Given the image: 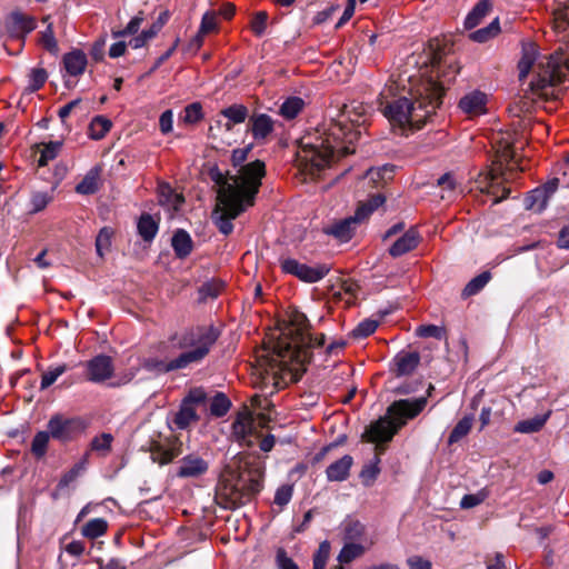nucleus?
<instances>
[{"mask_svg":"<svg viewBox=\"0 0 569 569\" xmlns=\"http://www.w3.org/2000/svg\"><path fill=\"white\" fill-rule=\"evenodd\" d=\"M330 555V543L322 541L313 555L312 569H325Z\"/></svg>","mask_w":569,"mask_h":569,"instance_id":"864d4df0","label":"nucleus"},{"mask_svg":"<svg viewBox=\"0 0 569 569\" xmlns=\"http://www.w3.org/2000/svg\"><path fill=\"white\" fill-rule=\"evenodd\" d=\"M569 79V58L561 52H555L547 58L546 63H539L536 80L530 82L532 99L557 100L560 91L556 86Z\"/></svg>","mask_w":569,"mask_h":569,"instance_id":"6e6552de","label":"nucleus"},{"mask_svg":"<svg viewBox=\"0 0 569 569\" xmlns=\"http://www.w3.org/2000/svg\"><path fill=\"white\" fill-rule=\"evenodd\" d=\"M158 199L161 206L172 211H178L184 201L183 197L176 193L169 184H161L159 187Z\"/></svg>","mask_w":569,"mask_h":569,"instance_id":"bb28decb","label":"nucleus"},{"mask_svg":"<svg viewBox=\"0 0 569 569\" xmlns=\"http://www.w3.org/2000/svg\"><path fill=\"white\" fill-rule=\"evenodd\" d=\"M40 42H41L42 47L46 50H48L49 52H51V53L58 52V49H59L58 42L56 40L51 23H48L46 30L41 32Z\"/></svg>","mask_w":569,"mask_h":569,"instance_id":"4d7b16f0","label":"nucleus"},{"mask_svg":"<svg viewBox=\"0 0 569 569\" xmlns=\"http://www.w3.org/2000/svg\"><path fill=\"white\" fill-rule=\"evenodd\" d=\"M112 231L109 228H102L96 239L97 253L103 257L104 251H108L111 246Z\"/></svg>","mask_w":569,"mask_h":569,"instance_id":"5fc2aeb1","label":"nucleus"},{"mask_svg":"<svg viewBox=\"0 0 569 569\" xmlns=\"http://www.w3.org/2000/svg\"><path fill=\"white\" fill-rule=\"evenodd\" d=\"M208 469L209 465L203 458L191 453L180 460L177 476L179 478H198L204 475Z\"/></svg>","mask_w":569,"mask_h":569,"instance_id":"2eb2a0df","label":"nucleus"},{"mask_svg":"<svg viewBox=\"0 0 569 569\" xmlns=\"http://www.w3.org/2000/svg\"><path fill=\"white\" fill-rule=\"evenodd\" d=\"M249 130L256 141L264 142L274 130V121L266 113H253L249 118Z\"/></svg>","mask_w":569,"mask_h":569,"instance_id":"dca6fc26","label":"nucleus"},{"mask_svg":"<svg viewBox=\"0 0 569 569\" xmlns=\"http://www.w3.org/2000/svg\"><path fill=\"white\" fill-rule=\"evenodd\" d=\"M353 459L349 455H345L342 458L330 463L326 469L327 479L329 481H343L349 477V472Z\"/></svg>","mask_w":569,"mask_h":569,"instance_id":"5701e85b","label":"nucleus"},{"mask_svg":"<svg viewBox=\"0 0 569 569\" xmlns=\"http://www.w3.org/2000/svg\"><path fill=\"white\" fill-rule=\"evenodd\" d=\"M490 8L489 0H480L466 17L465 28L469 30L476 28L489 13Z\"/></svg>","mask_w":569,"mask_h":569,"instance_id":"cd10ccee","label":"nucleus"},{"mask_svg":"<svg viewBox=\"0 0 569 569\" xmlns=\"http://www.w3.org/2000/svg\"><path fill=\"white\" fill-rule=\"evenodd\" d=\"M203 118L202 107L199 102L188 104L183 110L182 121L187 124H194Z\"/></svg>","mask_w":569,"mask_h":569,"instance_id":"3c124183","label":"nucleus"},{"mask_svg":"<svg viewBox=\"0 0 569 569\" xmlns=\"http://www.w3.org/2000/svg\"><path fill=\"white\" fill-rule=\"evenodd\" d=\"M61 147H62L61 141H50L49 143H46L43 146V148L41 149V153L38 159V166L44 167L48 164L49 161L57 158Z\"/></svg>","mask_w":569,"mask_h":569,"instance_id":"37998d69","label":"nucleus"},{"mask_svg":"<svg viewBox=\"0 0 569 569\" xmlns=\"http://www.w3.org/2000/svg\"><path fill=\"white\" fill-rule=\"evenodd\" d=\"M67 371V366H58L42 375L40 389L44 390L56 382V380Z\"/></svg>","mask_w":569,"mask_h":569,"instance_id":"13d9d810","label":"nucleus"},{"mask_svg":"<svg viewBox=\"0 0 569 569\" xmlns=\"http://www.w3.org/2000/svg\"><path fill=\"white\" fill-rule=\"evenodd\" d=\"M222 290V286L218 282H206L199 289L201 300L214 299Z\"/></svg>","mask_w":569,"mask_h":569,"instance_id":"0e129e2a","label":"nucleus"},{"mask_svg":"<svg viewBox=\"0 0 569 569\" xmlns=\"http://www.w3.org/2000/svg\"><path fill=\"white\" fill-rule=\"evenodd\" d=\"M48 73L43 68H34L29 73L28 90L31 92L38 91L47 81Z\"/></svg>","mask_w":569,"mask_h":569,"instance_id":"603ef678","label":"nucleus"},{"mask_svg":"<svg viewBox=\"0 0 569 569\" xmlns=\"http://www.w3.org/2000/svg\"><path fill=\"white\" fill-rule=\"evenodd\" d=\"M548 415L543 417H535L527 420H521L515 426V431L519 433H533L538 432L546 423Z\"/></svg>","mask_w":569,"mask_h":569,"instance_id":"4c0bfd02","label":"nucleus"},{"mask_svg":"<svg viewBox=\"0 0 569 569\" xmlns=\"http://www.w3.org/2000/svg\"><path fill=\"white\" fill-rule=\"evenodd\" d=\"M416 335L421 338L442 340L446 337V329L436 325H421L416 329Z\"/></svg>","mask_w":569,"mask_h":569,"instance_id":"09e8293b","label":"nucleus"},{"mask_svg":"<svg viewBox=\"0 0 569 569\" xmlns=\"http://www.w3.org/2000/svg\"><path fill=\"white\" fill-rule=\"evenodd\" d=\"M264 176V162L254 160L239 169L220 187L218 198L221 207L219 216L214 217V223L221 233H231L232 220L254 204Z\"/></svg>","mask_w":569,"mask_h":569,"instance_id":"f03ea898","label":"nucleus"},{"mask_svg":"<svg viewBox=\"0 0 569 569\" xmlns=\"http://www.w3.org/2000/svg\"><path fill=\"white\" fill-rule=\"evenodd\" d=\"M491 274L489 271H485L477 277L472 278L462 290L463 297H471L477 295L485 286L489 282Z\"/></svg>","mask_w":569,"mask_h":569,"instance_id":"58836bf2","label":"nucleus"},{"mask_svg":"<svg viewBox=\"0 0 569 569\" xmlns=\"http://www.w3.org/2000/svg\"><path fill=\"white\" fill-rule=\"evenodd\" d=\"M34 28V20L19 12L11 13L7 22L8 31L16 37H22L31 32Z\"/></svg>","mask_w":569,"mask_h":569,"instance_id":"412c9836","label":"nucleus"},{"mask_svg":"<svg viewBox=\"0 0 569 569\" xmlns=\"http://www.w3.org/2000/svg\"><path fill=\"white\" fill-rule=\"evenodd\" d=\"M142 21H143L142 17H140V16L133 17L123 30L113 32V37L118 38V37H126L129 34L137 33Z\"/></svg>","mask_w":569,"mask_h":569,"instance_id":"338daca9","label":"nucleus"},{"mask_svg":"<svg viewBox=\"0 0 569 569\" xmlns=\"http://www.w3.org/2000/svg\"><path fill=\"white\" fill-rule=\"evenodd\" d=\"M378 328V321L366 319L361 321L353 330L352 336L355 338H366L373 333L376 329Z\"/></svg>","mask_w":569,"mask_h":569,"instance_id":"052dcab7","label":"nucleus"},{"mask_svg":"<svg viewBox=\"0 0 569 569\" xmlns=\"http://www.w3.org/2000/svg\"><path fill=\"white\" fill-rule=\"evenodd\" d=\"M379 458L375 457V461L372 463L367 465L363 467V469L360 472V478L362 479V482L366 486H370L376 478L378 477L380 469H379Z\"/></svg>","mask_w":569,"mask_h":569,"instance_id":"6e6d98bb","label":"nucleus"},{"mask_svg":"<svg viewBox=\"0 0 569 569\" xmlns=\"http://www.w3.org/2000/svg\"><path fill=\"white\" fill-rule=\"evenodd\" d=\"M538 54V49L535 43L526 42L522 44L521 58L518 62L520 80H523L529 74L537 61Z\"/></svg>","mask_w":569,"mask_h":569,"instance_id":"b1692460","label":"nucleus"},{"mask_svg":"<svg viewBox=\"0 0 569 569\" xmlns=\"http://www.w3.org/2000/svg\"><path fill=\"white\" fill-rule=\"evenodd\" d=\"M88 379L93 382H102L113 373L112 359L109 356L100 355L87 363Z\"/></svg>","mask_w":569,"mask_h":569,"instance_id":"4468645a","label":"nucleus"},{"mask_svg":"<svg viewBox=\"0 0 569 569\" xmlns=\"http://www.w3.org/2000/svg\"><path fill=\"white\" fill-rule=\"evenodd\" d=\"M419 232L415 228H410L389 248V253L392 257H400L413 250L419 244Z\"/></svg>","mask_w":569,"mask_h":569,"instance_id":"6ab92c4d","label":"nucleus"},{"mask_svg":"<svg viewBox=\"0 0 569 569\" xmlns=\"http://www.w3.org/2000/svg\"><path fill=\"white\" fill-rule=\"evenodd\" d=\"M305 101L299 97L288 98L280 107V114L291 120L296 118L299 112L303 109Z\"/></svg>","mask_w":569,"mask_h":569,"instance_id":"c9c22d12","label":"nucleus"},{"mask_svg":"<svg viewBox=\"0 0 569 569\" xmlns=\"http://www.w3.org/2000/svg\"><path fill=\"white\" fill-rule=\"evenodd\" d=\"M62 63L69 76L78 77L86 71L88 59L83 51L74 49L63 56Z\"/></svg>","mask_w":569,"mask_h":569,"instance_id":"aec40b11","label":"nucleus"},{"mask_svg":"<svg viewBox=\"0 0 569 569\" xmlns=\"http://www.w3.org/2000/svg\"><path fill=\"white\" fill-rule=\"evenodd\" d=\"M274 560L278 569H299V566L283 548L277 550Z\"/></svg>","mask_w":569,"mask_h":569,"instance_id":"680f3d73","label":"nucleus"},{"mask_svg":"<svg viewBox=\"0 0 569 569\" xmlns=\"http://www.w3.org/2000/svg\"><path fill=\"white\" fill-rule=\"evenodd\" d=\"M488 94L480 90L466 93L459 101V108L469 118L486 114L488 109Z\"/></svg>","mask_w":569,"mask_h":569,"instance_id":"ddd939ff","label":"nucleus"},{"mask_svg":"<svg viewBox=\"0 0 569 569\" xmlns=\"http://www.w3.org/2000/svg\"><path fill=\"white\" fill-rule=\"evenodd\" d=\"M263 470L243 453L234 455L226 465L217 495L224 508H237L249 501L262 487Z\"/></svg>","mask_w":569,"mask_h":569,"instance_id":"39448f33","label":"nucleus"},{"mask_svg":"<svg viewBox=\"0 0 569 569\" xmlns=\"http://www.w3.org/2000/svg\"><path fill=\"white\" fill-rule=\"evenodd\" d=\"M292 497V488L290 486H281L277 489L274 495V503L278 506H286Z\"/></svg>","mask_w":569,"mask_h":569,"instance_id":"774afa93","label":"nucleus"},{"mask_svg":"<svg viewBox=\"0 0 569 569\" xmlns=\"http://www.w3.org/2000/svg\"><path fill=\"white\" fill-rule=\"evenodd\" d=\"M99 173L97 169L90 170L77 184L76 191L80 194H91L98 190Z\"/></svg>","mask_w":569,"mask_h":569,"instance_id":"f704fd0d","label":"nucleus"},{"mask_svg":"<svg viewBox=\"0 0 569 569\" xmlns=\"http://www.w3.org/2000/svg\"><path fill=\"white\" fill-rule=\"evenodd\" d=\"M473 423V416H465L461 420L458 421V423L455 426L452 431L450 432V436L448 438V443L452 445L458 441H460L463 437H466L472 427Z\"/></svg>","mask_w":569,"mask_h":569,"instance_id":"2f4dec72","label":"nucleus"},{"mask_svg":"<svg viewBox=\"0 0 569 569\" xmlns=\"http://www.w3.org/2000/svg\"><path fill=\"white\" fill-rule=\"evenodd\" d=\"M217 28V18L213 13L207 12L201 20L200 29L198 34L194 38L197 48L201 47L202 38L204 34L216 30Z\"/></svg>","mask_w":569,"mask_h":569,"instance_id":"c03bdc74","label":"nucleus"},{"mask_svg":"<svg viewBox=\"0 0 569 569\" xmlns=\"http://www.w3.org/2000/svg\"><path fill=\"white\" fill-rule=\"evenodd\" d=\"M505 169H519L521 171L525 170L516 159L515 148L509 141L499 142L495 167L488 172L480 173L476 180V187L481 193H487L493 197L492 203H498L507 197L508 190L506 189H503L505 193L501 197L498 196L499 183L496 182L500 176H503Z\"/></svg>","mask_w":569,"mask_h":569,"instance_id":"1a4fd4ad","label":"nucleus"},{"mask_svg":"<svg viewBox=\"0 0 569 569\" xmlns=\"http://www.w3.org/2000/svg\"><path fill=\"white\" fill-rule=\"evenodd\" d=\"M365 552V548L355 542H347L339 552V563H349Z\"/></svg>","mask_w":569,"mask_h":569,"instance_id":"a19ab883","label":"nucleus"},{"mask_svg":"<svg viewBox=\"0 0 569 569\" xmlns=\"http://www.w3.org/2000/svg\"><path fill=\"white\" fill-rule=\"evenodd\" d=\"M500 32L499 19H493L487 27L476 30L470 34V39L475 42L483 43Z\"/></svg>","mask_w":569,"mask_h":569,"instance_id":"7c9ffc66","label":"nucleus"},{"mask_svg":"<svg viewBox=\"0 0 569 569\" xmlns=\"http://www.w3.org/2000/svg\"><path fill=\"white\" fill-rule=\"evenodd\" d=\"M47 427L53 439L67 442L84 429V423L79 418L66 419L60 415H56L50 418Z\"/></svg>","mask_w":569,"mask_h":569,"instance_id":"f8f14e48","label":"nucleus"},{"mask_svg":"<svg viewBox=\"0 0 569 569\" xmlns=\"http://www.w3.org/2000/svg\"><path fill=\"white\" fill-rule=\"evenodd\" d=\"M323 343L325 336L312 338L307 317L296 311L273 343L272 352L276 358L272 360L279 362L281 371L298 373L305 371V365L311 357L310 349L321 347Z\"/></svg>","mask_w":569,"mask_h":569,"instance_id":"20e7f679","label":"nucleus"},{"mask_svg":"<svg viewBox=\"0 0 569 569\" xmlns=\"http://www.w3.org/2000/svg\"><path fill=\"white\" fill-rule=\"evenodd\" d=\"M395 166L383 164L377 168H370L366 172V178L375 186L385 184L393 178Z\"/></svg>","mask_w":569,"mask_h":569,"instance_id":"c85d7f7f","label":"nucleus"},{"mask_svg":"<svg viewBox=\"0 0 569 569\" xmlns=\"http://www.w3.org/2000/svg\"><path fill=\"white\" fill-rule=\"evenodd\" d=\"M51 201V197L47 193V192H34L32 196H31V206H32V210L34 212H38V211H41L42 209H44L48 203Z\"/></svg>","mask_w":569,"mask_h":569,"instance_id":"69168bd1","label":"nucleus"},{"mask_svg":"<svg viewBox=\"0 0 569 569\" xmlns=\"http://www.w3.org/2000/svg\"><path fill=\"white\" fill-rule=\"evenodd\" d=\"M420 362V356L418 352H399L395 359V371L397 376L411 375Z\"/></svg>","mask_w":569,"mask_h":569,"instance_id":"4be33fe9","label":"nucleus"},{"mask_svg":"<svg viewBox=\"0 0 569 569\" xmlns=\"http://www.w3.org/2000/svg\"><path fill=\"white\" fill-rule=\"evenodd\" d=\"M368 120L367 107L360 102L346 104L339 118L303 137L296 152L301 174L315 178L330 167L333 160L355 152L353 143L360 137L359 127Z\"/></svg>","mask_w":569,"mask_h":569,"instance_id":"f257e3e1","label":"nucleus"},{"mask_svg":"<svg viewBox=\"0 0 569 569\" xmlns=\"http://www.w3.org/2000/svg\"><path fill=\"white\" fill-rule=\"evenodd\" d=\"M253 430V422L249 417H242L237 419L232 425V431L234 437L246 443L247 446H251L252 442L248 439Z\"/></svg>","mask_w":569,"mask_h":569,"instance_id":"c756f323","label":"nucleus"},{"mask_svg":"<svg viewBox=\"0 0 569 569\" xmlns=\"http://www.w3.org/2000/svg\"><path fill=\"white\" fill-rule=\"evenodd\" d=\"M138 231L144 241H151L158 232V224L150 214H142L138 222Z\"/></svg>","mask_w":569,"mask_h":569,"instance_id":"72a5a7b5","label":"nucleus"},{"mask_svg":"<svg viewBox=\"0 0 569 569\" xmlns=\"http://www.w3.org/2000/svg\"><path fill=\"white\" fill-rule=\"evenodd\" d=\"M281 270L307 283H315L322 280L330 271L326 263L307 264L293 258H280Z\"/></svg>","mask_w":569,"mask_h":569,"instance_id":"9b49d317","label":"nucleus"},{"mask_svg":"<svg viewBox=\"0 0 569 569\" xmlns=\"http://www.w3.org/2000/svg\"><path fill=\"white\" fill-rule=\"evenodd\" d=\"M111 128V122L103 118V117H97L93 119L91 123V129L93 131L92 138L93 139H101Z\"/></svg>","mask_w":569,"mask_h":569,"instance_id":"e2e57ef3","label":"nucleus"},{"mask_svg":"<svg viewBox=\"0 0 569 569\" xmlns=\"http://www.w3.org/2000/svg\"><path fill=\"white\" fill-rule=\"evenodd\" d=\"M181 442L174 438L168 445L157 443L151 448V459L159 465H167L181 455Z\"/></svg>","mask_w":569,"mask_h":569,"instance_id":"f3484780","label":"nucleus"},{"mask_svg":"<svg viewBox=\"0 0 569 569\" xmlns=\"http://www.w3.org/2000/svg\"><path fill=\"white\" fill-rule=\"evenodd\" d=\"M548 204V198L546 197V191L537 188L529 192L526 198V208L530 210H535L537 212H541Z\"/></svg>","mask_w":569,"mask_h":569,"instance_id":"e433bc0d","label":"nucleus"},{"mask_svg":"<svg viewBox=\"0 0 569 569\" xmlns=\"http://www.w3.org/2000/svg\"><path fill=\"white\" fill-rule=\"evenodd\" d=\"M108 529V523L102 518H94L89 520L83 527H82V536L89 538V539H96L98 537H101L106 533Z\"/></svg>","mask_w":569,"mask_h":569,"instance_id":"473e14b6","label":"nucleus"},{"mask_svg":"<svg viewBox=\"0 0 569 569\" xmlns=\"http://www.w3.org/2000/svg\"><path fill=\"white\" fill-rule=\"evenodd\" d=\"M427 406V397L400 399L392 402L386 416L372 422L365 431L363 438L369 442H388L408 420L417 417Z\"/></svg>","mask_w":569,"mask_h":569,"instance_id":"0eeeda50","label":"nucleus"},{"mask_svg":"<svg viewBox=\"0 0 569 569\" xmlns=\"http://www.w3.org/2000/svg\"><path fill=\"white\" fill-rule=\"evenodd\" d=\"M219 336L220 331L213 325H203L187 329L171 339L172 346L181 350L178 357L166 362L148 360L144 367L162 372H170L200 363L209 355Z\"/></svg>","mask_w":569,"mask_h":569,"instance_id":"423d86ee","label":"nucleus"},{"mask_svg":"<svg viewBox=\"0 0 569 569\" xmlns=\"http://www.w3.org/2000/svg\"><path fill=\"white\" fill-rule=\"evenodd\" d=\"M220 114L227 118L226 129L230 131L233 126L243 123L249 116V110L243 104H231L220 111Z\"/></svg>","mask_w":569,"mask_h":569,"instance_id":"393cba45","label":"nucleus"},{"mask_svg":"<svg viewBox=\"0 0 569 569\" xmlns=\"http://www.w3.org/2000/svg\"><path fill=\"white\" fill-rule=\"evenodd\" d=\"M113 437L111 433H102L97 436L91 441V450L99 452L101 456H107L111 450Z\"/></svg>","mask_w":569,"mask_h":569,"instance_id":"49530a36","label":"nucleus"},{"mask_svg":"<svg viewBox=\"0 0 569 569\" xmlns=\"http://www.w3.org/2000/svg\"><path fill=\"white\" fill-rule=\"evenodd\" d=\"M267 23H268V13L266 11H259L257 12L250 23L252 32L257 37H261L264 34L267 30Z\"/></svg>","mask_w":569,"mask_h":569,"instance_id":"bf43d9fd","label":"nucleus"},{"mask_svg":"<svg viewBox=\"0 0 569 569\" xmlns=\"http://www.w3.org/2000/svg\"><path fill=\"white\" fill-rule=\"evenodd\" d=\"M171 246L178 258H187L192 251V240L190 234L182 229L177 230L172 237Z\"/></svg>","mask_w":569,"mask_h":569,"instance_id":"a878e982","label":"nucleus"},{"mask_svg":"<svg viewBox=\"0 0 569 569\" xmlns=\"http://www.w3.org/2000/svg\"><path fill=\"white\" fill-rule=\"evenodd\" d=\"M489 497L487 489H480L476 493H468L461 498L460 507L462 509H470L482 503Z\"/></svg>","mask_w":569,"mask_h":569,"instance_id":"de8ad7c7","label":"nucleus"},{"mask_svg":"<svg viewBox=\"0 0 569 569\" xmlns=\"http://www.w3.org/2000/svg\"><path fill=\"white\" fill-rule=\"evenodd\" d=\"M231 407V402L228 399V397L222 393L218 392L210 402V413L214 417H223L227 415Z\"/></svg>","mask_w":569,"mask_h":569,"instance_id":"79ce46f5","label":"nucleus"},{"mask_svg":"<svg viewBox=\"0 0 569 569\" xmlns=\"http://www.w3.org/2000/svg\"><path fill=\"white\" fill-rule=\"evenodd\" d=\"M445 93V83L433 77L421 80L411 92V98L401 97L391 101H381L383 116L400 129H420L428 118L440 107Z\"/></svg>","mask_w":569,"mask_h":569,"instance_id":"7ed1b4c3","label":"nucleus"},{"mask_svg":"<svg viewBox=\"0 0 569 569\" xmlns=\"http://www.w3.org/2000/svg\"><path fill=\"white\" fill-rule=\"evenodd\" d=\"M50 437L49 431H39L36 433L31 443V451L36 457L40 458L46 455Z\"/></svg>","mask_w":569,"mask_h":569,"instance_id":"a18cd8bd","label":"nucleus"},{"mask_svg":"<svg viewBox=\"0 0 569 569\" xmlns=\"http://www.w3.org/2000/svg\"><path fill=\"white\" fill-rule=\"evenodd\" d=\"M386 198L378 193L368 199L367 202L361 203L353 216L335 221L323 227V232L332 236L340 242H347L352 238L356 226L366 220L376 209L382 206Z\"/></svg>","mask_w":569,"mask_h":569,"instance_id":"9d476101","label":"nucleus"},{"mask_svg":"<svg viewBox=\"0 0 569 569\" xmlns=\"http://www.w3.org/2000/svg\"><path fill=\"white\" fill-rule=\"evenodd\" d=\"M345 539L353 542L360 539L365 533V526L358 520H350L343 527Z\"/></svg>","mask_w":569,"mask_h":569,"instance_id":"8fccbe9b","label":"nucleus"},{"mask_svg":"<svg viewBox=\"0 0 569 569\" xmlns=\"http://www.w3.org/2000/svg\"><path fill=\"white\" fill-rule=\"evenodd\" d=\"M198 420L197 408L189 407L187 403L181 402L179 410L168 420V426L172 431L186 430L191 425L198 422Z\"/></svg>","mask_w":569,"mask_h":569,"instance_id":"a211bd4d","label":"nucleus"},{"mask_svg":"<svg viewBox=\"0 0 569 569\" xmlns=\"http://www.w3.org/2000/svg\"><path fill=\"white\" fill-rule=\"evenodd\" d=\"M88 463V455H84L83 458L77 462L68 472H66L60 481L59 488H66L70 483L77 480V478L86 470Z\"/></svg>","mask_w":569,"mask_h":569,"instance_id":"ea45409f","label":"nucleus"}]
</instances>
